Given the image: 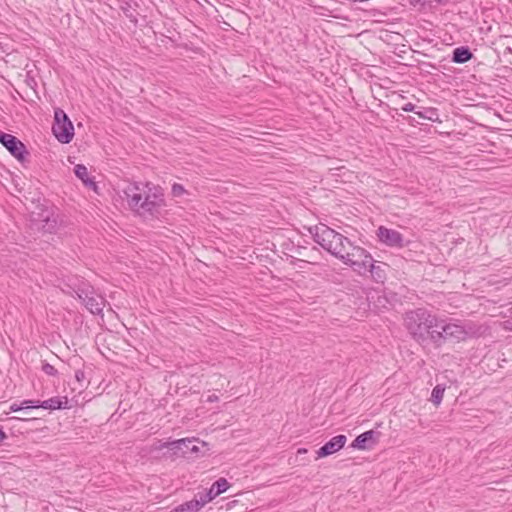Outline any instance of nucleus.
<instances>
[{"label": "nucleus", "mask_w": 512, "mask_h": 512, "mask_svg": "<svg viewBox=\"0 0 512 512\" xmlns=\"http://www.w3.org/2000/svg\"><path fill=\"white\" fill-rule=\"evenodd\" d=\"M124 195L129 208L142 217H156L165 206L161 188L151 183H131Z\"/></svg>", "instance_id": "f257e3e1"}, {"label": "nucleus", "mask_w": 512, "mask_h": 512, "mask_svg": "<svg viewBox=\"0 0 512 512\" xmlns=\"http://www.w3.org/2000/svg\"><path fill=\"white\" fill-rule=\"evenodd\" d=\"M438 317L426 308L408 310L403 315V325L411 338L420 345L439 340L436 330Z\"/></svg>", "instance_id": "f03ea898"}, {"label": "nucleus", "mask_w": 512, "mask_h": 512, "mask_svg": "<svg viewBox=\"0 0 512 512\" xmlns=\"http://www.w3.org/2000/svg\"><path fill=\"white\" fill-rule=\"evenodd\" d=\"M309 231L316 243L338 259L351 247L352 242L347 237L325 224L310 228Z\"/></svg>", "instance_id": "7ed1b4c3"}, {"label": "nucleus", "mask_w": 512, "mask_h": 512, "mask_svg": "<svg viewBox=\"0 0 512 512\" xmlns=\"http://www.w3.org/2000/svg\"><path fill=\"white\" fill-rule=\"evenodd\" d=\"M340 260L344 264L349 265L353 271L357 272L359 275H366L370 261H372V256L364 248L352 243L351 247L345 251Z\"/></svg>", "instance_id": "20e7f679"}, {"label": "nucleus", "mask_w": 512, "mask_h": 512, "mask_svg": "<svg viewBox=\"0 0 512 512\" xmlns=\"http://www.w3.org/2000/svg\"><path fill=\"white\" fill-rule=\"evenodd\" d=\"M167 449L163 455L169 457H186L189 453L198 452L195 439H179L172 442L157 441L151 446V451H162Z\"/></svg>", "instance_id": "39448f33"}, {"label": "nucleus", "mask_w": 512, "mask_h": 512, "mask_svg": "<svg viewBox=\"0 0 512 512\" xmlns=\"http://www.w3.org/2000/svg\"><path fill=\"white\" fill-rule=\"evenodd\" d=\"M78 299L82 301L85 307L94 315H100L105 307L106 300L103 296L95 292L94 288L88 284H82L74 289Z\"/></svg>", "instance_id": "423d86ee"}, {"label": "nucleus", "mask_w": 512, "mask_h": 512, "mask_svg": "<svg viewBox=\"0 0 512 512\" xmlns=\"http://www.w3.org/2000/svg\"><path fill=\"white\" fill-rule=\"evenodd\" d=\"M52 132L60 143L68 144L73 139L74 126L67 114L60 108H56L54 111Z\"/></svg>", "instance_id": "0eeeda50"}, {"label": "nucleus", "mask_w": 512, "mask_h": 512, "mask_svg": "<svg viewBox=\"0 0 512 512\" xmlns=\"http://www.w3.org/2000/svg\"><path fill=\"white\" fill-rule=\"evenodd\" d=\"M436 330H438V334L440 336L439 340H433V344L436 347H440L449 339L460 340L466 335V332L461 325L446 322V320L440 318L437 319Z\"/></svg>", "instance_id": "6e6552de"}, {"label": "nucleus", "mask_w": 512, "mask_h": 512, "mask_svg": "<svg viewBox=\"0 0 512 512\" xmlns=\"http://www.w3.org/2000/svg\"><path fill=\"white\" fill-rule=\"evenodd\" d=\"M0 143L14 156L18 161L24 162L29 156L26 146L17 137L0 130Z\"/></svg>", "instance_id": "1a4fd4ad"}, {"label": "nucleus", "mask_w": 512, "mask_h": 512, "mask_svg": "<svg viewBox=\"0 0 512 512\" xmlns=\"http://www.w3.org/2000/svg\"><path fill=\"white\" fill-rule=\"evenodd\" d=\"M376 235L378 240L388 247L401 249L406 246L403 235L397 230L380 226L376 231Z\"/></svg>", "instance_id": "9d476101"}, {"label": "nucleus", "mask_w": 512, "mask_h": 512, "mask_svg": "<svg viewBox=\"0 0 512 512\" xmlns=\"http://www.w3.org/2000/svg\"><path fill=\"white\" fill-rule=\"evenodd\" d=\"M346 441L347 437L345 435H337L332 437L321 448H319V450H317V458L327 457L338 452L341 448L344 447Z\"/></svg>", "instance_id": "9b49d317"}, {"label": "nucleus", "mask_w": 512, "mask_h": 512, "mask_svg": "<svg viewBox=\"0 0 512 512\" xmlns=\"http://www.w3.org/2000/svg\"><path fill=\"white\" fill-rule=\"evenodd\" d=\"M64 401L59 397H52L45 401L40 400H24V404L28 405L30 404L33 408H43L48 410H55V409H65L67 408L68 399L67 397L63 398Z\"/></svg>", "instance_id": "f8f14e48"}, {"label": "nucleus", "mask_w": 512, "mask_h": 512, "mask_svg": "<svg viewBox=\"0 0 512 512\" xmlns=\"http://www.w3.org/2000/svg\"><path fill=\"white\" fill-rule=\"evenodd\" d=\"M229 488V483L225 478H219L216 480L211 488L205 493L200 495V499H198L199 503H203V506L208 502L212 501L218 495L222 494Z\"/></svg>", "instance_id": "ddd939ff"}, {"label": "nucleus", "mask_w": 512, "mask_h": 512, "mask_svg": "<svg viewBox=\"0 0 512 512\" xmlns=\"http://www.w3.org/2000/svg\"><path fill=\"white\" fill-rule=\"evenodd\" d=\"M375 431L369 430L358 435L351 444L354 449L365 450L368 448L367 443H374Z\"/></svg>", "instance_id": "4468645a"}, {"label": "nucleus", "mask_w": 512, "mask_h": 512, "mask_svg": "<svg viewBox=\"0 0 512 512\" xmlns=\"http://www.w3.org/2000/svg\"><path fill=\"white\" fill-rule=\"evenodd\" d=\"M75 175L82 180L83 184L93 189L94 191L97 190V184L93 180V178L89 177L87 167L83 164H77L74 168Z\"/></svg>", "instance_id": "2eb2a0df"}, {"label": "nucleus", "mask_w": 512, "mask_h": 512, "mask_svg": "<svg viewBox=\"0 0 512 512\" xmlns=\"http://www.w3.org/2000/svg\"><path fill=\"white\" fill-rule=\"evenodd\" d=\"M473 57L472 52L468 47L455 48L452 55V61L454 63L463 64L468 62Z\"/></svg>", "instance_id": "dca6fc26"}, {"label": "nucleus", "mask_w": 512, "mask_h": 512, "mask_svg": "<svg viewBox=\"0 0 512 512\" xmlns=\"http://www.w3.org/2000/svg\"><path fill=\"white\" fill-rule=\"evenodd\" d=\"M202 507L203 503H199L198 499H193L173 508L170 512H198Z\"/></svg>", "instance_id": "f3484780"}, {"label": "nucleus", "mask_w": 512, "mask_h": 512, "mask_svg": "<svg viewBox=\"0 0 512 512\" xmlns=\"http://www.w3.org/2000/svg\"><path fill=\"white\" fill-rule=\"evenodd\" d=\"M374 262L375 261L372 258V261H370V264H369L368 272L371 274L372 278L376 282L382 283L385 279V271L381 266L375 265Z\"/></svg>", "instance_id": "a211bd4d"}, {"label": "nucleus", "mask_w": 512, "mask_h": 512, "mask_svg": "<svg viewBox=\"0 0 512 512\" xmlns=\"http://www.w3.org/2000/svg\"><path fill=\"white\" fill-rule=\"evenodd\" d=\"M444 391H445V388L441 385H436L433 388L432 393H431V401L436 406H438L441 403L443 396H444Z\"/></svg>", "instance_id": "6ab92c4d"}, {"label": "nucleus", "mask_w": 512, "mask_h": 512, "mask_svg": "<svg viewBox=\"0 0 512 512\" xmlns=\"http://www.w3.org/2000/svg\"><path fill=\"white\" fill-rule=\"evenodd\" d=\"M42 371L49 376H56L58 373L57 369L49 363H44L42 365Z\"/></svg>", "instance_id": "aec40b11"}, {"label": "nucleus", "mask_w": 512, "mask_h": 512, "mask_svg": "<svg viewBox=\"0 0 512 512\" xmlns=\"http://www.w3.org/2000/svg\"><path fill=\"white\" fill-rule=\"evenodd\" d=\"M185 193V189L181 184L174 183L172 185V194L175 197H180Z\"/></svg>", "instance_id": "412c9836"}, {"label": "nucleus", "mask_w": 512, "mask_h": 512, "mask_svg": "<svg viewBox=\"0 0 512 512\" xmlns=\"http://www.w3.org/2000/svg\"><path fill=\"white\" fill-rule=\"evenodd\" d=\"M30 408H32V407L30 406V404L25 405V404H24V401H23L21 404L12 403V404L10 405V408H9V409H10V412H18V411H20V410H23V409H30Z\"/></svg>", "instance_id": "4be33fe9"}, {"label": "nucleus", "mask_w": 512, "mask_h": 512, "mask_svg": "<svg viewBox=\"0 0 512 512\" xmlns=\"http://www.w3.org/2000/svg\"><path fill=\"white\" fill-rule=\"evenodd\" d=\"M46 225L43 226L47 231L51 232V230L55 227L56 221H50L49 217L46 218Z\"/></svg>", "instance_id": "5701e85b"}, {"label": "nucleus", "mask_w": 512, "mask_h": 512, "mask_svg": "<svg viewBox=\"0 0 512 512\" xmlns=\"http://www.w3.org/2000/svg\"><path fill=\"white\" fill-rule=\"evenodd\" d=\"M75 378L78 382H81L85 379V372L83 370L75 371Z\"/></svg>", "instance_id": "b1692460"}, {"label": "nucleus", "mask_w": 512, "mask_h": 512, "mask_svg": "<svg viewBox=\"0 0 512 512\" xmlns=\"http://www.w3.org/2000/svg\"><path fill=\"white\" fill-rule=\"evenodd\" d=\"M402 110L403 111H406V112H412L415 110V105L413 103H406L403 107H402Z\"/></svg>", "instance_id": "393cba45"}, {"label": "nucleus", "mask_w": 512, "mask_h": 512, "mask_svg": "<svg viewBox=\"0 0 512 512\" xmlns=\"http://www.w3.org/2000/svg\"><path fill=\"white\" fill-rule=\"evenodd\" d=\"M504 328H505L506 330H510V331H512V319H511V320H507V321H505V323H504Z\"/></svg>", "instance_id": "a878e982"}, {"label": "nucleus", "mask_w": 512, "mask_h": 512, "mask_svg": "<svg viewBox=\"0 0 512 512\" xmlns=\"http://www.w3.org/2000/svg\"><path fill=\"white\" fill-rule=\"evenodd\" d=\"M7 438L6 433L4 432L3 428L0 426V443L4 441Z\"/></svg>", "instance_id": "bb28decb"}, {"label": "nucleus", "mask_w": 512, "mask_h": 512, "mask_svg": "<svg viewBox=\"0 0 512 512\" xmlns=\"http://www.w3.org/2000/svg\"><path fill=\"white\" fill-rule=\"evenodd\" d=\"M306 452H307V450L305 448H300L297 451L298 454H302V453H306Z\"/></svg>", "instance_id": "cd10ccee"}, {"label": "nucleus", "mask_w": 512, "mask_h": 512, "mask_svg": "<svg viewBox=\"0 0 512 512\" xmlns=\"http://www.w3.org/2000/svg\"><path fill=\"white\" fill-rule=\"evenodd\" d=\"M416 114H418L421 118H427L423 113L421 112H416Z\"/></svg>", "instance_id": "c85d7f7f"}, {"label": "nucleus", "mask_w": 512, "mask_h": 512, "mask_svg": "<svg viewBox=\"0 0 512 512\" xmlns=\"http://www.w3.org/2000/svg\"><path fill=\"white\" fill-rule=\"evenodd\" d=\"M214 399H217V396L209 397V401H213Z\"/></svg>", "instance_id": "c756f323"}, {"label": "nucleus", "mask_w": 512, "mask_h": 512, "mask_svg": "<svg viewBox=\"0 0 512 512\" xmlns=\"http://www.w3.org/2000/svg\"><path fill=\"white\" fill-rule=\"evenodd\" d=\"M214 399H217V396L209 397V401H213Z\"/></svg>", "instance_id": "7c9ffc66"}, {"label": "nucleus", "mask_w": 512, "mask_h": 512, "mask_svg": "<svg viewBox=\"0 0 512 512\" xmlns=\"http://www.w3.org/2000/svg\"><path fill=\"white\" fill-rule=\"evenodd\" d=\"M214 399H217V396L209 397V401H213Z\"/></svg>", "instance_id": "2f4dec72"}, {"label": "nucleus", "mask_w": 512, "mask_h": 512, "mask_svg": "<svg viewBox=\"0 0 512 512\" xmlns=\"http://www.w3.org/2000/svg\"><path fill=\"white\" fill-rule=\"evenodd\" d=\"M438 2H443L444 0H437Z\"/></svg>", "instance_id": "473e14b6"}]
</instances>
